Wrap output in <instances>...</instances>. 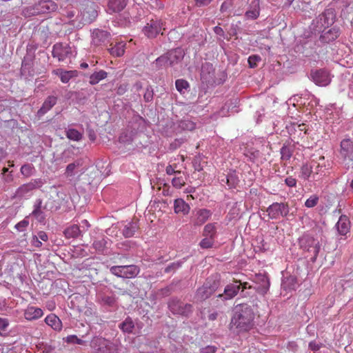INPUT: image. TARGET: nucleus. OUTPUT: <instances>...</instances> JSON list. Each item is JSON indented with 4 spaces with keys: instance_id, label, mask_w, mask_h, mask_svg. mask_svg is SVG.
Masks as SVG:
<instances>
[{
    "instance_id": "nucleus-38",
    "label": "nucleus",
    "mask_w": 353,
    "mask_h": 353,
    "mask_svg": "<svg viewBox=\"0 0 353 353\" xmlns=\"http://www.w3.org/2000/svg\"><path fill=\"white\" fill-rule=\"evenodd\" d=\"M175 86L177 91H179L182 94L188 92L190 88L189 83L184 79H177L175 81Z\"/></svg>"
},
{
    "instance_id": "nucleus-7",
    "label": "nucleus",
    "mask_w": 353,
    "mask_h": 353,
    "mask_svg": "<svg viewBox=\"0 0 353 353\" xmlns=\"http://www.w3.org/2000/svg\"><path fill=\"white\" fill-rule=\"evenodd\" d=\"M289 212V206L285 203H273L267 209L268 215L271 219L286 216Z\"/></svg>"
},
{
    "instance_id": "nucleus-19",
    "label": "nucleus",
    "mask_w": 353,
    "mask_h": 353,
    "mask_svg": "<svg viewBox=\"0 0 353 353\" xmlns=\"http://www.w3.org/2000/svg\"><path fill=\"white\" fill-rule=\"evenodd\" d=\"M169 66H174L183 59V53L181 49H175L174 50L170 51L167 53Z\"/></svg>"
},
{
    "instance_id": "nucleus-47",
    "label": "nucleus",
    "mask_w": 353,
    "mask_h": 353,
    "mask_svg": "<svg viewBox=\"0 0 353 353\" xmlns=\"http://www.w3.org/2000/svg\"><path fill=\"white\" fill-rule=\"evenodd\" d=\"M214 239L208 236H205V238L201 241L199 245L201 248L203 249H208L212 248L214 245Z\"/></svg>"
},
{
    "instance_id": "nucleus-42",
    "label": "nucleus",
    "mask_w": 353,
    "mask_h": 353,
    "mask_svg": "<svg viewBox=\"0 0 353 353\" xmlns=\"http://www.w3.org/2000/svg\"><path fill=\"white\" fill-rule=\"evenodd\" d=\"M296 278L290 276L283 281L282 286L285 290H294L296 287Z\"/></svg>"
},
{
    "instance_id": "nucleus-48",
    "label": "nucleus",
    "mask_w": 353,
    "mask_h": 353,
    "mask_svg": "<svg viewBox=\"0 0 353 353\" xmlns=\"http://www.w3.org/2000/svg\"><path fill=\"white\" fill-rule=\"evenodd\" d=\"M183 263V261H175V262H173L170 264H169L164 270V272L165 273H170V272H174V271H176L177 269H179L182 263Z\"/></svg>"
},
{
    "instance_id": "nucleus-53",
    "label": "nucleus",
    "mask_w": 353,
    "mask_h": 353,
    "mask_svg": "<svg viewBox=\"0 0 353 353\" xmlns=\"http://www.w3.org/2000/svg\"><path fill=\"white\" fill-rule=\"evenodd\" d=\"M185 183V180L182 176L174 177L172 180V185L177 189H180Z\"/></svg>"
},
{
    "instance_id": "nucleus-2",
    "label": "nucleus",
    "mask_w": 353,
    "mask_h": 353,
    "mask_svg": "<svg viewBox=\"0 0 353 353\" xmlns=\"http://www.w3.org/2000/svg\"><path fill=\"white\" fill-rule=\"evenodd\" d=\"M58 8L57 4L52 0H42L38 3L26 7L23 10L26 17H30L41 14H48L55 12Z\"/></svg>"
},
{
    "instance_id": "nucleus-23",
    "label": "nucleus",
    "mask_w": 353,
    "mask_h": 353,
    "mask_svg": "<svg viewBox=\"0 0 353 353\" xmlns=\"http://www.w3.org/2000/svg\"><path fill=\"white\" fill-rule=\"evenodd\" d=\"M45 322L56 331H60L62 328L61 321L54 314L48 315L45 319Z\"/></svg>"
},
{
    "instance_id": "nucleus-17",
    "label": "nucleus",
    "mask_w": 353,
    "mask_h": 353,
    "mask_svg": "<svg viewBox=\"0 0 353 353\" xmlns=\"http://www.w3.org/2000/svg\"><path fill=\"white\" fill-rule=\"evenodd\" d=\"M174 210L176 214H188L190 212V207L182 199H176L174 202Z\"/></svg>"
},
{
    "instance_id": "nucleus-30",
    "label": "nucleus",
    "mask_w": 353,
    "mask_h": 353,
    "mask_svg": "<svg viewBox=\"0 0 353 353\" xmlns=\"http://www.w3.org/2000/svg\"><path fill=\"white\" fill-rule=\"evenodd\" d=\"M34 190V186L29 183L23 184L16 191V196L19 197H25L29 196Z\"/></svg>"
},
{
    "instance_id": "nucleus-29",
    "label": "nucleus",
    "mask_w": 353,
    "mask_h": 353,
    "mask_svg": "<svg viewBox=\"0 0 353 353\" xmlns=\"http://www.w3.org/2000/svg\"><path fill=\"white\" fill-rule=\"evenodd\" d=\"M107 76H108V73L103 70L94 72L90 76L89 83L91 85H96L100 81L105 79L107 77Z\"/></svg>"
},
{
    "instance_id": "nucleus-18",
    "label": "nucleus",
    "mask_w": 353,
    "mask_h": 353,
    "mask_svg": "<svg viewBox=\"0 0 353 353\" xmlns=\"http://www.w3.org/2000/svg\"><path fill=\"white\" fill-rule=\"evenodd\" d=\"M319 19L323 26H329L335 21V14L333 10H325L321 14L319 15Z\"/></svg>"
},
{
    "instance_id": "nucleus-58",
    "label": "nucleus",
    "mask_w": 353,
    "mask_h": 353,
    "mask_svg": "<svg viewBox=\"0 0 353 353\" xmlns=\"http://www.w3.org/2000/svg\"><path fill=\"white\" fill-rule=\"evenodd\" d=\"M217 347L214 345H207L201 347L199 350L200 353H216Z\"/></svg>"
},
{
    "instance_id": "nucleus-15",
    "label": "nucleus",
    "mask_w": 353,
    "mask_h": 353,
    "mask_svg": "<svg viewBox=\"0 0 353 353\" xmlns=\"http://www.w3.org/2000/svg\"><path fill=\"white\" fill-rule=\"evenodd\" d=\"M43 315V310L34 306H28L24 311V317L28 321L39 319Z\"/></svg>"
},
{
    "instance_id": "nucleus-3",
    "label": "nucleus",
    "mask_w": 353,
    "mask_h": 353,
    "mask_svg": "<svg viewBox=\"0 0 353 353\" xmlns=\"http://www.w3.org/2000/svg\"><path fill=\"white\" fill-rule=\"evenodd\" d=\"M219 281L218 276H210L208 278L204 284L196 291L198 300L203 301L208 299L219 288Z\"/></svg>"
},
{
    "instance_id": "nucleus-16",
    "label": "nucleus",
    "mask_w": 353,
    "mask_h": 353,
    "mask_svg": "<svg viewBox=\"0 0 353 353\" xmlns=\"http://www.w3.org/2000/svg\"><path fill=\"white\" fill-rule=\"evenodd\" d=\"M336 230L339 234L345 235L349 232L350 228V221L345 215H341L336 224Z\"/></svg>"
},
{
    "instance_id": "nucleus-25",
    "label": "nucleus",
    "mask_w": 353,
    "mask_h": 353,
    "mask_svg": "<svg viewBox=\"0 0 353 353\" xmlns=\"http://www.w3.org/2000/svg\"><path fill=\"white\" fill-rule=\"evenodd\" d=\"M126 43L123 41L116 43L114 46L108 49L110 54L115 57H122L125 50Z\"/></svg>"
},
{
    "instance_id": "nucleus-64",
    "label": "nucleus",
    "mask_w": 353,
    "mask_h": 353,
    "mask_svg": "<svg viewBox=\"0 0 353 353\" xmlns=\"http://www.w3.org/2000/svg\"><path fill=\"white\" fill-rule=\"evenodd\" d=\"M234 283H236L238 285H240V287L242 286L243 289L251 288L248 283L243 281L242 279H234Z\"/></svg>"
},
{
    "instance_id": "nucleus-57",
    "label": "nucleus",
    "mask_w": 353,
    "mask_h": 353,
    "mask_svg": "<svg viewBox=\"0 0 353 353\" xmlns=\"http://www.w3.org/2000/svg\"><path fill=\"white\" fill-rule=\"evenodd\" d=\"M28 221L23 219V221H21L20 222L16 224L15 228L19 232H23L28 227Z\"/></svg>"
},
{
    "instance_id": "nucleus-49",
    "label": "nucleus",
    "mask_w": 353,
    "mask_h": 353,
    "mask_svg": "<svg viewBox=\"0 0 353 353\" xmlns=\"http://www.w3.org/2000/svg\"><path fill=\"white\" fill-rule=\"evenodd\" d=\"M281 155L283 160H289L292 155V150L290 147L283 145L281 148Z\"/></svg>"
},
{
    "instance_id": "nucleus-54",
    "label": "nucleus",
    "mask_w": 353,
    "mask_h": 353,
    "mask_svg": "<svg viewBox=\"0 0 353 353\" xmlns=\"http://www.w3.org/2000/svg\"><path fill=\"white\" fill-rule=\"evenodd\" d=\"M66 342L68 343H72V344H79L83 345L85 343V341L81 340V339H79L75 335H70L66 337Z\"/></svg>"
},
{
    "instance_id": "nucleus-13",
    "label": "nucleus",
    "mask_w": 353,
    "mask_h": 353,
    "mask_svg": "<svg viewBox=\"0 0 353 353\" xmlns=\"http://www.w3.org/2000/svg\"><path fill=\"white\" fill-rule=\"evenodd\" d=\"M340 35V29L338 27H333L331 29L323 31L320 36V41L324 43H329L330 42L336 40Z\"/></svg>"
},
{
    "instance_id": "nucleus-24",
    "label": "nucleus",
    "mask_w": 353,
    "mask_h": 353,
    "mask_svg": "<svg viewBox=\"0 0 353 353\" xmlns=\"http://www.w3.org/2000/svg\"><path fill=\"white\" fill-rule=\"evenodd\" d=\"M139 226L137 222L130 221L126 223L122 229V234L125 238H130L134 236Z\"/></svg>"
},
{
    "instance_id": "nucleus-45",
    "label": "nucleus",
    "mask_w": 353,
    "mask_h": 353,
    "mask_svg": "<svg viewBox=\"0 0 353 353\" xmlns=\"http://www.w3.org/2000/svg\"><path fill=\"white\" fill-rule=\"evenodd\" d=\"M101 353H117V348L113 343L107 340V343L101 350Z\"/></svg>"
},
{
    "instance_id": "nucleus-22",
    "label": "nucleus",
    "mask_w": 353,
    "mask_h": 353,
    "mask_svg": "<svg viewBox=\"0 0 353 353\" xmlns=\"http://www.w3.org/2000/svg\"><path fill=\"white\" fill-rule=\"evenodd\" d=\"M127 5V0H110L108 2V12L110 13L119 12Z\"/></svg>"
},
{
    "instance_id": "nucleus-50",
    "label": "nucleus",
    "mask_w": 353,
    "mask_h": 353,
    "mask_svg": "<svg viewBox=\"0 0 353 353\" xmlns=\"http://www.w3.org/2000/svg\"><path fill=\"white\" fill-rule=\"evenodd\" d=\"M319 202V196L313 194L310 196L305 202V207L308 208H313L317 205Z\"/></svg>"
},
{
    "instance_id": "nucleus-44",
    "label": "nucleus",
    "mask_w": 353,
    "mask_h": 353,
    "mask_svg": "<svg viewBox=\"0 0 353 353\" xmlns=\"http://www.w3.org/2000/svg\"><path fill=\"white\" fill-rule=\"evenodd\" d=\"M41 202L39 201L38 204L34 205V209L32 211V214L39 221H43L44 220V214L41 210Z\"/></svg>"
},
{
    "instance_id": "nucleus-46",
    "label": "nucleus",
    "mask_w": 353,
    "mask_h": 353,
    "mask_svg": "<svg viewBox=\"0 0 353 353\" xmlns=\"http://www.w3.org/2000/svg\"><path fill=\"white\" fill-rule=\"evenodd\" d=\"M156 65L159 68L169 66V61L167 53L158 57L155 61Z\"/></svg>"
},
{
    "instance_id": "nucleus-10",
    "label": "nucleus",
    "mask_w": 353,
    "mask_h": 353,
    "mask_svg": "<svg viewBox=\"0 0 353 353\" xmlns=\"http://www.w3.org/2000/svg\"><path fill=\"white\" fill-rule=\"evenodd\" d=\"M310 77L312 80L319 86H326L331 81L329 72L325 70H312Z\"/></svg>"
},
{
    "instance_id": "nucleus-61",
    "label": "nucleus",
    "mask_w": 353,
    "mask_h": 353,
    "mask_svg": "<svg viewBox=\"0 0 353 353\" xmlns=\"http://www.w3.org/2000/svg\"><path fill=\"white\" fill-rule=\"evenodd\" d=\"M285 184L291 188L295 187L296 185V180L292 176L287 177L285 180Z\"/></svg>"
},
{
    "instance_id": "nucleus-40",
    "label": "nucleus",
    "mask_w": 353,
    "mask_h": 353,
    "mask_svg": "<svg viewBox=\"0 0 353 353\" xmlns=\"http://www.w3.org/2000/svg\"><path fill=\"white\" fill-rule=\"evenodd\" d=\"M66 137L70 140L78 141L82 139V134L75 129L70 128L66 130Z\"/></svg>"
},
{
    "instance_id": "nucleus-26",
    "label": "nucleus",
    "mask_w": 353,
    "mask_h": 353,
    "mask_svg": "<svg viewBox=\"0 0 353 353\" xmlns=\"http://www.w3.org/2000/svg\"><path fill=\"white\" fill-rule=\"evenodd\" d=\"M214 74V68L211 63H205L201 67V79L205 81H209L212 79Z\"/></svg>"
},
{
    "instance_id": "nucleus-35",
    "label": "nucleus",
    "mask_w": 353,
    "mask_h": 353,
    "mask_svg": "<svg viewBox=\"0 0 353 353\" xmlns=\"http://www.w3.org/2000/svg\"><path fill=\"white\" fill-rule=\"evenodd\" d=\"M97 298L99 303L103 305L112 306L116 301L115 297L113 295L99 294Z\"/></svg>"
},
{
    "instance_id": "nucleus-51",
    "label": "nucleus",
    "mask_w": 353,
    "mask_h": 353,
    "mask_svg": "<svg viewBox=\"0 0 353 353\" xmlns=\"http://www.w3.org/2000/svg\"><path fill=\"white\" fill-rule=\"evenodd\" d=\"M195 123L190 120H184L181 122V127L185 130L192 131L195 128Z\"/></svg>"
},
{
    "instance_id": "nucleus-37",
    "label": "nucleus",
    "mask_w": 353,
    "mask_h": 353,
    "mask_svg": "<svg viewBox=\"0 0 353 353\" xmlns=\"http://www.w3.org/2000/svg\"><path fill=\"white\" fill-rule=\"evenodd\" d=\"M75 72V71L72 70L63 71L61 70H58L56 72V74L59 76L61 82L66 83L74 76Z\"/></svg>"
},
{
    "instance_id": "nucleus-4",
    "label": "nucleus",
    "mask_w": 353,
    "mask_h": 353,
    "mask_svg": "<svg viewBox=\"0 0 353 353\" xmlns=\"http://www.w3.org/2000/svg\"><path fill=\"white\" fill-rule=\"evenodd\" d=\"M166 29L165 23L160 19H152L143 28V32L148 38H155L159 34H163Z\"/></svg>"
},
{
    "instance_id": "nucleus-12",
    "label": "nucleus",
    "mask_w": 353,
    "mask_h": 353,
    "mask_svg": "<svg viewBox=\"0 0 353 353\" xmlns=\"http://www.w3.org/2000/svg\"><path fill=\"white\" fill-rule=\"evenodd\" d=\"M212 214V212L205 208L196 210L193 212L192 222L195 226H201L211 217Z\"/></svg>"
},
{
    "instance_id": "nucleus-33",
    "label": "nucleus",
    "mask_w": 353,
    "mask_h": 353,
    "mask_svg": "<svg viewBox=\"0 0 353 353\" xmlns=\"http://www.w3.org/2000/svg\"><path fill=\"white\" fill-rule=\"evenodd\" d=\"M216 235V228L215 223H208L205 225L203 231V236H208L215 239Z\"/></svg>"
},
{
    "instance_id": "nucleus-8",
    "label": "nucleus",
    "mask_w": 353,
    "mask_h": 353,
    "mask_svg": "<svg viewBox=\"0 0 353 353\" xmlns=\"http://www.w3.org/2000/svg\"><path fill=\"white\" fill-rule=\"evenodd\" d=\"M168 307L173 314L185 316H188L192 312V305L191 304L184 303L176 299H172L169 302Z\"/></svg>"
},
{
    "instance_id": "nucleus-11",
    "label": "nucleus",
    "mask_w": 353,
    "mask_h": 353,
    "mask_svg": "<svg viewBox=\"0 0 353 353\" xmlns=\"http://www.w3.org/2000/svg\"><path fill=\"white\" fill-rule=\"evenodd\" d=\"M110 39V34L103 30L94 29L92 32V45L101 46L106 44Z\"/></svg>"
},
{
    "instance_id": "nucleus-43",
    "label": "nucleus",
    "mask_w": 353,
    "mask_h": 353,
    "mask_svg": "<svg viewBox=\"0 0 353 353\" xmlns=\"http://www.w3.org/2000/svg\"><path fill=\"white\" fill-rule=\"evenodd\" d=\"M81 165L80 161H74L67 165L65 169V174L67 176H72L74 174V170Z\"/></svg>"
},
{
    "instance_id": "nucleus-60",
    "label": "nucleus",
    "mask_w": 353,
    "mask_h": 353,
    "mask_svg": "<svg viewBox=\"0 0 353 353\" xmlns=\"http://www.w3.org/2000/svg\"><path fill=\"white\" fill-rule=\"evenodd\" d=\"M227 183L230 186V188L234 187L235 184L237 183V180L236 177L233 175L227 176Z\"/></svg>"
},
{
    "instance_id": "nucleus-56",
    "label": "nucleus",
    "mask_w": 353,
    "mask_h": 353,
    "mask_svg": "<svg viewBox=\"0 0 353 353\" xmlns=\"http://www.w3.org/2000/svg\"><path fill=\"white\" fill-rule=\"evenodd\" d=\"M263 285L261 287H258L257 290L259 293L265 294L268 292V290H269L270 283H269V281H268V279L265 277H263Z\"/></svg>"
},
{
    "instance_id": "nucleus-9",
    "label": "nucleus",
    "mask_w": 353,
    "mask_h": 353,
    "mask_svg": "<svg viewBox=\"0 0 353 353\" xmlns=\"http://www.w3.org/2000/svg\"><path fill=\"white\" fill-rule=\"evenodd\" d=\"M52 56L57 58L59 61H63L72 54L71 48L67 44L57 43L53 46Z\"/></svg>"
},
{
    "instance_id": "nucleus-52",
    "label": "nucleus",
    "mask_w": 353,
    "mask_h": 353,
    "mask_svg": "<svg viewBox=\"0 0 353 353\" xmlns=\"http://www.w3.org/2000/svg\"><path fill=\"white\" fill-rule=\"evenodd\" d=\"M154 91L151 86H148L145 89L143 98L145 102H150L153 99Z\"/></svg>"
},
{
    "instance_id": "nucleus-39",
    "label": "nucleus",
    "mask_w": 353,
    "mask_h": 353,
    "mask_svg": "<svg viewBox=\"0 0 353 353\" xmlns=\"http://www.w3.org/2000/svg\"><path fill=\"white\" fill-rule=\"evenodd\" d=\"M20 171L25 177H30L35 172V168L32 164H24L21 166Z\"/></svg>"
},
{
    "instance_id": "nucleus-36",
    "label": "nucleus",
    "mask_w": 353,
    "mask_h": 353,
    "mask_svg": "<svg viewBox=\"0 0 353 353\" xmlns=\"http://www.w3.org/2000/svg\"><path fill=\"white\" fill-rule=\"evenodd\" d=\"M313 165L312 180L317 181L325 174V166L320 165V163Z\"/></svg>"
},
{
    "instance_id": "nucleus-1",
    "label": "nucleus",
    "mask_w": 353,
    "mask_h": 353,
    "mask_svg": "<svg viewBox=\"0 0 353 353\" xmlns=\"http://www.w3.org/2000/svg\"><path fill=\"white\" fill-rule=\"evenodd\" d=\"M254 313L248 304H239L234 310L230 328L237 332H247L254 326Z\"/></svg>"
},
{
    "instance_id": "nucleus-6",
    "label": "nucleus",
    "mask_w": 353,
    "mask_h": 353,
    "mask_svg": "<svg viewBox=\"0 0 353 353\" xmlns=\"http://www.w3.org/2000/svg\"><path fill=\"white\" fill-rule=\"evenodd\" d=\"M299 243L301 248L313 253V258L316 259L319 251V241L309 234H305L299 239Z\"/></svg>"
},
{
    "instance_id": "nucleus-32",
    "label": "nucleus",
    "mask_w": 353,
    "mask_h": 353,
    "mask_svg": "<svg viewBox=\"0 0 353 353\" xmlns=\"http://www.w3.org/2000/svg\"><path fill=\"white\" fill-rule=\"evenodd\" d=\"M119 327L123 332L130 334L134 328V323L131 318L128 317L119 324Z\"/></svg>"
},
{
    "instance_id": "nucleus-28",
    "label": "nucleus",
    "mask_w": 353,
    "mask_h": 353,
    "mask_svg": "<svg viewBox=\"0 0 353 353\" xmlns=\"http://www.w3.org/2000/svg\"><path fill=\"white\" fill-rule=\"evenodd\" d=\"M107 343V339L103 337H94L90 342V346L98 353H101V350Z\"/></svg>"
},
{
    "instance_id": "nucleus-21",
    "label": "nucleus",
    "mask_w": 353,
    "mask_h": 353,
    "mask_svg": "<svg viewBox=\"0 0 353 353\" xmlns=\"http://www.w3.org/2000/svg\"><path fill=\"white\" fill-rule=\"evenodd\" d=\"M57 102V97L54 96H49L44 101L42 106L38 110L37 114L42 116L48 112Z\"/></svg>"
},
{
    "instance_id": "nucleus-59",
    "label": "nucleus",
    "mask_w": 353,
    "mask_h": 353,
    "mask_svg": "<svg viewBox=\"0 0 353 353\" xmlns=\"http://www.w3.org/2000/svg\"><path fill=\"white\" fill-rule=\"evenodd\" d=\"M323 346L321 343H317L315 341H312L310 342L308 347L309 349L312 351L316 352L320 350V348Z\"/></svg>"
},
{
    "instance_id": "nucleus-41",
    "label": "nucleus",
    "mask_w": 353,
    "mask_h": 353,
    "mask_svg": "<svg viewBox=\"0 0 353 353\" xmlns=\"http://www.w3.org/2000/svg\"><path fill=\"white\" fill-rule=\"evenodd\" d=\"M107 241L105 239L102 238L94 241L93 248L99 253H103L106 249Z\"/></svg>"
},
{
    "instance_id": "nucleus-55",
    "label": "nucleus",
    "mask_w": 353,
    "mask_h": 353,
    "mask_svg": "<svg viewBox=\"0 0 353 353\" xmlns=\"http://www.w3.org/2000/svg\"><path fill=\"white\" fill-rule=\"evenodd\" d=\"M261 60L259 55H251L248 58V63L250 68H254L256 67L257 63Z\"/></svg>"
},
{
    "instance_id": "nucleus-63",
    "label": "nucleus",
    "mask_w": 353,
    "mask_h": 353,
    "mask_svg": "<svg viewBox=\"0 0 353 353\" xmlns=\"http://www.w3.org/2000/svg\"><path fill=\"white\" fill-rule=\"evenodd\" d=\"M29 183L32 184L34 186V189H35L41 187L43 182L41 179H35L29 182Z\"/></svg>"
},
{
    "instance_id": "nucleus-20",
    "label": "nucleus",
    "mask_w": 353,
    "mask_h": 353,
    "mask_svg": "<svg viewBox=\"0 0 353 353\" xmlns=\"http://www.w3.org/2000/svg\"><path fill=\"white\" fill-rule=\"evenodd\" d=\"M260 14V3L259 0H254L250 5L249 10L245 12V17L249 19H256Z\"/></svg>"
},
{
    "instance_id": "nucleus-27",
    "label": "nucleus",
    "mask_w": 353,
    "mask_h": 353,
    "mask_svg": "<svg viewBox=\"0 0 353 353\" xmlns=\"http://www.w3.org/2000/svg\"><path fill=\"white\" fill-rule=\"evenodd\" d=\"M353 152V143L350 139H344L341 142V154L346 158Z\"/></svg>"
},
{
    "instance_id": "nucleus-34",
    "label": "nucleus",
    "mask_w": 353,
    "mask_h": 353,
    "mask_svg": "<svg viewBox=\"0 0 353 353\" xmlns=\"http://www.w3.org/2000/svg\"><path fill=\"white\" fill-rule=\"evenodd\" d=\"M80 234L81 231L77 225H72L67 228L64 231L65 236L68 239L77 238Z\"/></svg>"
},
{
    "instance_id": "nucleus-62",
    "label": "nucleus",
    "mask_w": 353,
    "mask_h": 353,
    "mask_svg": "<svg viewBox=\"0 0 353 353\" xmlns=\"http://www.w3.org/2000/svg\"><path fill=\"white\" fill-rule=\"evenodd\" d=\"M212 0H194L195 5L197 7H204L208 6Z\"/></svg>"
},
{
    "instance_id": "nucleus-14",
    "label": "nucleus",
    "mask_w": 353,
    "mask_h": 353,
    "mask_svg": "<svg viewBox=\"0 0 353 353\" xmlns=\"http://www.w3.org/2000/svg\"><path fill=\"white\" fill-rule=\"evenodd\" d=\"M240 290V285L236 283H230L225 286L224 293L220 294L218 296L225 300L231 299L234 297Z\"/></svg>"
},
{
    "instance_id": "nucleus-31",
    "label": "nucleus",
    "mask_w": 353,
    "mask_h": 353,
    "mask_svg": "<svg viewBox=\"0 0 353 353\" xmlns=\"http://www.w3.org/2000/svg\"><path fill=\"white\" fill-rule=\"evenodd\" d=\"M313 167L311 164H303L301 168L300 177L304 180L312 179Z\"/></svg>"
},
{
    "instance_id": "nucleus-5",
    "label": "nucleus",
    "mask_w": 353,
    "mask_h": 353,
    "mask_svg": "<svg viewBox=\"0 0 353 353\" xmlns=\"http://www.w3.org/2000/svg\"><path fill=\"white\" fill-rule=\"evenodd\" d=\"M139 268L134 265H115L110 268V272L121 278H134L139 273Z\"/></svg>"
}]
</instances>
